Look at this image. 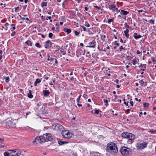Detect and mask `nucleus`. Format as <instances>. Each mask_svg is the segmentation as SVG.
Wrapping results in <instances>:
<instances>
[{"label": "nucleus", "mask_w": 156, "mask_h": 156, "mask_svg": "<svg viewBox=\"0 0 156 156\" xmlns=\"http://www.w3.org/2000/svg\"><path fill=\"white\" fill-rule=\"evenodd\" d=\"M52 139V137L50 134L46 133L42 136L37 137L34 141L35 142L41 143L50 141Z\"/></svg>", "instance_id": "nucleus-1"}, {"label": "nucleus", "mask_w": 156, "mask_h": 156, "mask_svg": "<svg viewBox=\"0 0 156 156\" xmlns=\"http://www.w3.org/2000/svg\"><path fill=\"white\" fill-rule=\"evenodd\" d=\"M106 150L107 152L112 153L118 151L116 145L113 142H110L107 144Z\"/></svg>", "instance_id": "nucleus-2"}, {"label": "nucleus", "mask_w": 156, "mask_h": 156, "mask_svg": "<svg viewBox=\"0 0 156 156\" xmlns=\"http://www.w3.org/2000/svg\"><path fill=\"white\" fill-rule=\"evenodd\" d=\"M121 136L123 138H127L129 139L128 142L129 143H132L133 141L135 138V136L133 134L127 132H124L122 133Z\"/></svg>", "instance_id": "nucleus-3"}, {"label": "nucleus", "mask_w": 156, "mask_h": 156, "mask_svg": "<svg viewBox=\"0 0 156 156\" xmlns=\"http://www.w3.org/2000/svg\"><path fill=\"white\" fill-rule=\"evenodd\" d=\"M120 152L121 154L125 156H127L129 155L130 152V149L129 148L125 147H121Z\"/></svg>", "instance_id": "nucleus-4"}, {"label": "nucleus", "mask_w": 156, "mask_h": 156, "mask_svg": "<svg viewBox=\"0 0 156 156\" xmlns=\"http://www.w3.org/2000/svg\"><path fill=\"white\" fill-rule=\"evenodd\" d=\"M62 134L65 138H70L72 137L73 133L68 130H64L62 131Z\"/></svg>", "instance_id": "nucleus-5"}, {"label": "nucleus", "mask_w": 156, "mask_h": 156, "mask_svg": "<svg viewBox=\"0 0 156 156\" xmlns=\"http://www.w3.org/2000/svg\"><path fill=\"white\" fill-rule=\"evenodd\" d=\"M96 45V41L95 40H93L91 42L88 43V45L86 47L95 48Z\"/></svg>", "instance_id": "nucleus-6"}, {"label": "nucleus", "mask_w": 156, "mask_h": 156, "mask_svg": "<svg viewBox=\"0 0 156 156\" xmlns=\"http://www.w3.org/2000/svg\"><path fill=\"white\" fill-rule=\"evenodd\" d=\"M6 126L11 127H15L16 124L11 120H8L6 122Z\"/></svg>", "instance_id": "nucleus-7"}, {"label": "nucleus", "mask_w": 156, "mask_h": 156, "mask_svg": "<svg viewBox=\"0 0 156 156\" xmlns=\"http://www.w3.org/2000/svg\"><path fill=\"white\" fill-rule=\"evenodd\" d=\"M51 45L52 42L50 40H48L45 43L44 47L45 48H47L51 47Z\"/></svg>", "instance_id": "nucleus-8"}, {"label": "nucleus", "mask_w": 156, "mask_h": 156, "mask_svg": "<svg viewBox=\"0 0 156 156\" xmlns=\"http://www.w3.org/2000/svg\"><path fill=\"white\" fill-rule=\"evenodd\" d=\"M147 145V144L146 143L144 142L141 144H137V146L138 147H139L140 149L144 148L146 147Z\"/></svg>", "instance_id": "nucleus-9"}, {"label": "nucleus", "mask_w": 156, "mask_h": 156, "mask_svg": "<svg viewBox=\"0 0 156 156\" xmlns=\"http://www.w3.org/2000/svg\"><path fill=\"white\" fill-rule=\"evenodd\" d=\"M133 37L136 40H137L139 38L142 37V36L137 33H134L133 34Z\"/></svg>", "instance_id": "nucleus-10"}, {"label": "nucleus", "mask_w": 156, "mask_h": 156, "mask_svg": "<svg viewBox=\"0 0 156 156\" xmlns=\"http://www.w3.org/2000/svg\"><path fill=\"white\" fill-rule=\"evenodd\" d=\"M13 150H10L4 153V156H8L10 154L12 153L13 152Z\"/></svg>", "instance_id": "nucleus-11"}, {"label": "nucleus", "mask_w": 156, "mask_h": 156, "mask_svg": "<svg viewBox=\"0 0 156 156\" xmlns=\"http://www.w3.org/2000/svg\"><path fill=\"white\" fill-rule=\"evenodd\" d=\"M139 61V59L137 58H135L133 59L131 61V62L133 65H135L136 64L138 63Z\"/></svg>", "instance_id": "nucleus-12"}, {"label": "nucleus", "mask_w": 156, "mask_h": 156, "mask_svg": "<svg viewBox=\"0 0 156 156\" xmlns=\"http://www.w3.org/2000/svg\"><path fill=\"white\" fill-rule=\"evenodd\" d=\"M43 93L45 97H47L50 94V92L48 90H43Z\"/></svg>", "instance_id": "nucleus-13"}, {"label": "nucleus", "mask_w": 156, "mask_h": 156, "mask_svg": "<svg viewBox=\"0 0 156 156\" xmlns=\"http://www.w3.org/2000/svg\"><path fill=\"white\" fill-rule=\"evenodd\" d=\"M146 64H141L139 66V67L140 68H141V70L142 71H144L145 69L146 68Z\"/></svg>", "instance_id": "nucleus-14"}, {"label": "nucleus", "mask_w": 156, "mask_h": 156, "mask_svg": "<svg viewBox=\"0 0 156 156\" xmlns=\"http://www.w3.org/2000/svg\"><path fill=\"white\" fill-rule=\"evenodd\" d=\"M55 129L56 130L60 129H62V126L59 124H56L55 125Z\"/></svg>", "instance_id": "nucleus-15"}, {"label": "nucleus", "mask_w": 156, "mask_h": 156, "mask_svg": "<svg viewBox=\"0 0 156 156\" xmlns=\"http://www.w3.org/2000/svg\"><path fill=\"white\" fill-rule=\"evenodd\" d=\"M129 13V12L125 11L124 10H121V15H123L126 16Z\"/></svg>", "instance_id": "nucleus-16"}, {"label": "nucleus", "mask_w": 156, "mask_h": 156, "mask_svg": "<svg viewBox=\"0 0 156 156\" xmlns=\"http://www.w3.org/2000/svg\"><path fill=\"white\" fill-rule=\"evenodd\" d=\"M129 32V30L127 29H126V30L124 31L125 35L126 37L127 38H128L129 37V34H128Z\"/></svg>", "instance_id": "nucleus-17"}, {"label": "nucleus", "mask_w": 156, "mask_h": 156, "mask_svg": "<svg viewBox=\"0 0 156 156\" xmlns=\"http://www.w3.org/2000/svg\"><path fill=\"white\" fill-rule=\"evenodd\" d=\"M28 97L30 98H33V96L32 94V91L31 90H29V92L27 94Z\"/></svg>", "instance_id": "nucleus-18"}, {"label": "nucleus", "mask_w": 156, "mask_h": 156, "mask_svg": "<svg viewBox=\"0 0 156 156\" xmlns=\"http://www.w3.org/2000/svg\"><path fill=\"white\" fill-rule=\"evenodd\" d=\"M41 80L39 78H37L36 79V81L34 83V85L36 86L37 85V83H39L41 82Z\"/></svg>", "instance_id": "nucleus-19"}, {"label": "nucleus", "mask_w": 156, "mask_h": 156, "mask_svg": "<svg viewBox=\"0 0 156 156\" xmlns=\"http://www.w3.org/2000/svg\"><path fill=\"white\" fill-rule=\"evenodd\" d=\"M108 8L110 10H113L114 8H115V6L113 4L109 5H108Z\"/></svg>", "instance_id": "nucleus-20"}, {"label": "nucleus", "mask_w": 156, "mask_h": 156, "mask_svg": "<svg viewBox=\"0 0 156 156\" xmlns=\"http://www.w3.org/2000/svg\"><path fill=\"white\" fill-rule=\"evenodd\" d=\"M64 31L65 32H66L67 34H69L71 32V30L70 29H68L66 28L64 29Z\"/></svg>", "instance_id": "nucleus-21"}, {"label": "nucleus", "mask_w": 156, "mask_h": 156, "mask_svg": "<svg viewBox=\"0 0 156 156\" xmlns=\"http://www.w3.org/2000/svg\"><path fill=\"white\" fill-rule=\"evenodd\" d=\"M68 142H66L64 141H61V140H58V144L60 145H62V144H64L65 143H67Z\"/></svg>", "instance_id": "nucleus-22"}, {"label": "nucleus", "mask_w": 156, "mask_h": 156, "mask_svg": "<svg viewBox=\"0 0 156 156\" xmlns=\"http://www.w3.org/2000/svg\"><path fill=\"white\" fill-rule=\"evenodd\" d=\"M90 6L87 5H85L84 8V11H88V9Z\"/></svg>", "instance_id": "nucleus-23"}, {"label": "nucleus", "mask_w": 156, "mask_h": 156, "mask_svg": "<svg viewBox=\"0 0 156 156\" xmlns=\"http://www.w3.org/2000/svg\"><path fill=\"white\" fill-rule=\"evenodd\" d=\"M25 43L27 44L28 45L30 46H31L32 45V43L31 42L29 41L28 40Z\"/></svg>", "instance_id": "nucleus-24"}, {"label": "nucleus", "mask_w": 156, "mask_h": 156, "mask_svg": "<svg viewBox=\"0 0 156 156\" xmlns=\"http://www.w3.org/2000/svg\"><path fill=\"white\" fill-rule=\"evenodd\" d=\"M143 105L144 107L146 108H148L149 105V103H146L145 102H144Z\"/></svg>", "instance_id": "nucleus-25"}, {"label": "nucleus", "mask_w": 156, "mask_h": 156, "mask_svg": "<svg viewBox=\"0 0 156 156\" xmlns=\"http://www.w3.org/2000/svg\"><path fill=\"white\" fill-rule=\"evenodd\" d=\"M149 132L152 134H156V130H154L153 129H151Z\"/></svg>", "instance_id": "nucleus-26"}, {"label": "nucleus", "mask_w": 156, "mask_h": 156, "mask_svg": "<svg viewBox=\"0 0 156 156\" xmlns=\"http://www.w3.org/2000/svg\"><path fill=\"white\" fill-rule=\"evenodd\" d=\"M41 6L42 7H43L44 6H46L47 5V2H42L41 4Z\"/></svg>", "instance_id": "nucleus-27"}, {"label": "nucleus", "mask_w": 156, "mask_h": 156, "mask_svg": "<svg viewBox=\"0 0 156 156\" xmlns=\"http://www.w3.org/2000/svg\"><path fill=\"white\" fill-rule=\"evenodd\" d=\"M104 102L105 103V105L107 106L108 104V101L107 100L105 99H103Z\"/></svg>", "instance_id": "nucleus-28"}, {"label": "nucleus", "mask_w": 156, "mask_h": 156, "mask_svg": "<svg viewBox=\"0 0 156 156\" xmlns=\"http://www.w3.org/2000/svg\"><path fill=\"white\" fill-rule=\"evenodd\" d=\"M21 152L20 151H17V152L16 154L14 155H11V156H19L21 154Z\"/></svg>", "instance_id": "nucleus-29"}, {"label": "nucleus", "mask_w": 156, "mask_h": 156, "mask_svg": "<svg viewBox=\"0 0 156 156\" xmlns=\"http://www.w3.org/2000/svg\"><path fill=\"white\" fill-rule=\"evenodd\" d=\"M84 25L87 27H89L90 26V25L89 24L87 21H86L85 22Z\"/></svg>", "instance_id": "nucleus-30"}, {"label": "nucleus", "mask_w": 156, "mask_h": 156, "mask_svg": "<svg viewBox=\"0 0 156 156\" xmlns=\"http://www.w3.org/2000/svg\"><path fill=\"white\" fill-rule=\"evenodd\" d=\"M94 112H93V111H92L91 112L92 113H94L96 114H98L99 113V110H96L95 111H94Z\"/></svg>", "instance_id": "nucleus-31"}, {"label": "nucleus", "mask_w": 156, "mask_h": 156, "mask_svg": "<svg viewBox=\"0 0 156 156\" xmlns=\"http://www.w3.org/2000/svg\"><path fill=\"white\" fill-rule=\"evenodd\" d=\"M124 25L125 27L126 28H129L131 27H129L126 23H125Z\"/></svg>", "instance_id": "nucleus-32"}, {"label": "nucleus", "mask_w": 156, "mask_h": 156, "mask_svg": "<svg viewBox=\"0 0 156 156\" xmlns=\"http://www.w3.org/2000/svg\"><path fill=\"white\" fill-rule=\"evenodd\" d=\"M20 10V9H19V7H18L15 8V11L16 12H19Z\"/></svg>", "instance_id": "nucleus-33"}, {"label": "nucleus", "mask_w": 156, "mask_h": 156, "mask_svg": "<svg viewBox=\"0 0 156 156\" xmlns=\"http://www.w3.org/2000/svg\"><path fill=\"white\" fill-rule=\"evenodd\" d=\"M149 22L150 23H152L154 24L155 23V20H151L149 21Z\"/></svg>", "instance_id": "nucleus-34"}, {"label": "nucleus", "mask_w": 156, "mask_h": 156, "mask_svg": "<svg viewBox=\"0 0 156 156\" xmlns=\"http://www.w3.org/2000/svg\"><path fill=\"white\" fill-rule=\"evenodd\" d=\"M81 95H80L77 98V101H76V102L77 103H79L80 102V98H81Z\"/></svg>", "instance_id": "nucleus-35"}, {"label": "nucleus", "mask_w": 156, "mask_h": 156, "mask_svg": "<svg viewBox=\"0 0 156 156\" xmlns=\"http://www.w3.org/2000/svg\"><path fill=\"white\" fill-rule=\"evenodd\" d=\"M35 46L38 48H40L41 47V46L40 45L39 43H37L35 44Z\"/></svg>", "instance_id": "nucleus-36"}, {"label": "nucleus", "mask_w": 156, "mask_h": 156, "mask_svg": "<svg viewBox=\"0 0 156 156\" xmlns=\"http://www.w3.org/2000/svg\"><path fill=\"white\" fill-rule=\"evenodd\" d=\"M9 80V76H7L5 77V81L6 83H8Z\"/></svg>", "instance_id": "nucleus-37"}, {"label": "nucleus", "mask_w": 156, "mask_h": 156, "mask_svg": "<svg viewBox=\"0 0 156 156\" xmlns=\"http://www.w3.org/2000/svg\"><path fill=\"white\" fill-rule=\"evenodd\" d=\"M87 32H88V34L89 35H92L93 34V33L88 29H87Z\"/></svg>", "instance_id": "nucleus-38"}, {"label": "nucleus", "mask_w": 156, "mask_h": 156, "mask_svg": "<svg viewBox=\"0 0 156 156\" xmlns=\"http://www.w3.org/2000/svg\"><path fill=\"white\" fill-rule=\"evenodd\" d=\"M20 17H21V19L22 20H29V19L28 18H24V17H22L20 16Z\"/></svg>", "instance_id": "nucleus-39"}, {"label": "nucleus", "mask_w": 156, "mask_h": 156, "mask_svg": "<svg viewBox=\"0 0 156 156\" xmlns=\"http://www.w3.org/2000/svg\"><path fill=\"white\" fill-rule=\"evenodd\" d=\"M53 34L52 33H50L48 34V37L50 38H52V36Z\"/></svg>", "instance_id": "nucleus-40"}, {"label": "nucleus", "mask_w": 156, "mask_h": 156, "mask_svg": "<svg viewBox=\"0 0 156 156\" xmlns=\"http://www.w3.org/2000/svg\"><path fill=\"white\" fill-rule=\"evenodd\" d=\"M74 33L76 35V36H78L79 34H80V32H78L77 31H74Z\"/></svg>", "instance_id": "nucleus-41"}, {"label": "nucleus", "mask_w": 156, "mask_h": 156, "mask_svg": "<svg viewBox=\"0 0 156 156\" xmlns=\"http://www.w3.org/2000/svg\"><path fill=\"white\" fill-rule=\"evenodd\" d=\"M81 27H82L83 29V30L84 31H87V30L86 28L84 27H83L82 26H81Z\"/></svg>", "instance_id": "nucleus-42"}, {"label": "nucleus", "mask_w": 156, "mask_h": 156, "mask_svg": "<svg viewBox=\"0 0 156 156\" xmlns=\"http://www.w3.org/2000/svg\"><path fill=\"white\" fill-rule=\"evenodd\" d=\"M9 25V24L8 23H6L5 24V27H7ZM5 30H7V27H6V28H5Z\"/></svg>", "instance_id": "nucleus-43"}, {"label": "nucleus", "mask_w": 156, "mask_h": 156, "mask_svg": "<svg viewBox=\"0 0 156 156\" xmlns=\"http://www.w3.org/2000/svg\"><path fill=\"white\" fill-rule=\"evenodd\" d=\"M151 60L153 62H156V60L155 59V58L154 57H152L151 58Z\"/></svg>", "instance_id": "nucleus-44"}, {"label": "nucleus", "mask_w": 156, "mask_h": 156, "mask_svg": "<svg viewBox=\"0 0 156 156\" xmlns=\"http://www.w3.org/2000/svg\"><path fill=\"white\" fill-rule=\"evenodd\" d=\"M4 141V138H0V143H2Z\"/></svg>", "instance_id": "nucleus-45"}, {"label": "nucleus", "mask_w": 156, "mask_h": 156, "mask_svg": "<svg viewBox=\"0 0 156 156\" xmlns=\"http://www.w3.org/2000/svg\"><path fill=\"white\" fill-rule=\"evenodd\" d=\"M125 101V99H123V101H124V104H125L126 106H128V102H127V103Z\"/></svg>", "instance_id": "nucleus-46"}, {"label": "nucleus", "mask_w": 156, "mask_h": 156, "mask_svg": "<svg viewBox=\"0 0 156 156\" xmlns=\"http://www.w3.org/2000/svg\"><path fill=\"white\" fill-rule=\"evenodd\" d=\"M113 20L112 19H109L108 20V22L109 23H110L111 22H112Z\"/></svg>", "instance_id": "nucleus-47"}, {"label": "nucleus", "mask_w": 156, "mask_h": 156, "mask_svg": "<svg viewBox=\"0 0 156 156\" xmlns=\"http://www.w3.org/2000/svg\"><path fill=\"white\" fill-rule=\"evenodd\" d=\"M94 8H96L98 9H101V7L96 5H94Z\"/></svg>", "instance_id": "nucleus-48"}, {"label": "nucleus", "mask_w": 156, "mask_h": 156, "mask_svg": "<svg viewBox=\"0 0 156 156\" xmlns=\"http://www.w3.org/2000/svg\"><path fill=\"white\" fill-rule=\"evenodd\" d=\"M139 83L140 84H141L142 85H143L144 84V82L142 80H140L139 81Z\"/></svg>", "instance_id": "nucleus-49"}, {"label": "nucleus", "mask_w": 156, "mask_h": 156, "mask_svg": "<svg viewBox=\"0 0 156 156\" xmlns=\"http://www.w3.org/2000/svg\"><path fill=\"white\" fill-rule=\"evenodd\" d=\"M60 52L62 53L63 55H64L66 54V53L64 52L63 50H61L60 51Z\"/></svg>", "instance_id": "nucleus-50"}, {"label": "nucleus", "mask_w": 156, "mask_h": 156, "mask_svg": "<svg viewBox=\"0 0 156 156\" xmlns=\"http://www.w3.org/2000/svg\"><path fill=\"white\" fill-rule=\"evenodd\" d=\"M114 44H115V45H116L117 46H119V44L118 43H117V41H115Z\"/></svg>", "instance_id": "nucleus-51"}, {"label": "nucleus", "mask_w": 156, "mask_h": 156, "mask_svg": "<svg viewBox=\"0 0 156 156\" xmlns=\"http://www.w3.org/2000/svg\"><path fill=\"white\" fill-rule=\"evenodd\" d=\"M119 49H120V51H121L122 50V49H124V48H123V47H122V46H121L120 48H119Z\"/></svg>", "instance_id": "nucleus-52"}, {"label": "nucleus", "mask_w": 156, "mask_h": 156, "mask_svg": "<svg viewBox=\"0 0 156 156\" xmlns=\"http://www.w3.org/2000/svg\"><path fill=\"white\" fill-rule=\"evenodd\" d=\"M54 59V58H51L50 59L48 58V59H47V60L48 61H49L50 60V62H51V61H52Z\"/></svg>", "instance_id": "nucleus-53"}, {"label": "nucleus", "mask_w": 156, "mask_h": 156, "mask_svg": "<svg viewBox=\"0 0 156 156\" xmlns=\"http://www.w3.org/2000/svg\"><path fill=\"white\" fill-rule=\"evenodd\" d=\"M51 19V17L50 16H47V18L46 19V20H48V19L50 20Z\"/></svg>", "instance_id": "nucleus-54"}, {"label": "nucleus", "mask_w": 156, "mask_h": 156, "mask_svg": "<svg viewBox=\"0 0 156 156\" xmlns=\"http://www.w3.org/2000/svg\"><path fill=\"white\" fill-rule=\"evenodd\" d=\"M119 80L118 79H116L114 81V82L116 83H117L118 84L119 83Z\"/></svg>", "instance_id": "nucleus-55"}, {"label": "nucleus", "mask_w": 156, "mask_h": 156, "mask_svg": "<svg viewBox=\"0 0 156 156\" xmlns=\"http://www.w3.org/2000/svg\"><path fill=\"white\" fill-rule=\"evenodd\" d=\"M77 105H78L79 107H81V106H82V104H79V103H77Z\"/></svg>", "instance_id": "nucleus-56"}, {"label": "nucleus", "mask_w": 156, "mask_h": 156, "mask_svg": "<svg viewBox=\"0 0 156 156\" xmlns=\"http://www.w3.org/2000/svg\"><path fill=\"white\" fill-rule=\"evenodd\" d=\"M130 103L132 106H133V101H130Z\"/></svg>", "instance_id": "nucleus-57"}, {"label": "nucleus", "mask_w": 156, "mask_h": 156, "mask_svg": "<svg viewBox=\"0 0 156 156\" xmlns=\"http://www.w3.org/2000/svg\"><path fill=\"white\" fill-rule=\"evenodd\" d=\"M114 111H112V114H113L114 115H117V113L114 114Z\"/></svg>", "instance_id": "nucleus-58"}, {"label": "nucleus", "mask_w": 156, "mask_h": 156, "mask_svg": "<svg viewBox=\"0 0 156 156\" xmlns=\"http://www.w3.org/2000/svg\"><path fill=\"white\" fill-rule=\"evenodd\" d=\"M15 34V32H13L11 34V36H14Z\"/></svg>", "instance_id": "nucleus-59"}, {"label": "nucleus", "mask_w": 156, "mask_h": 156, "mask_svg": "<svg viewBox=\"0 0 156 156\" xmlns=\"http://www.w3.org/2000/svg\"><path fill=\"white\" fill-rule=\"evenodd\" d=\"M27 5H23V9H26L27 7Z\"/></svg>", "instance_id": "nucleus-60"}, {"label": "nucleus", "mask_w": 156, "mask_h": 156, "mask_svg": "<svg viewBox=\"0 0 156 156\" xmlns=\"http://www.w3.org/2000/svg\"><path fill=\"white\" fill-rule=\"evenodd\" d=\"M41 36L43 38H44L45 37V36L43 34H41Z\"/></svg>", "instance_id": "nucleus-61"}, {"label": "nucleus", "mask_w": 156, "mask_h": 156, "mask_svg": "<svg viewBox=\"0 0 156 156\" xmlns=\"http://www.w3.org/2000/svg\"><path fill=\"white\" fill-rule=\"evenodd\" d=\"M75 0L77 1L78 3H79L80 2L81 0Z\"/></svg>", "instance_id": "nucleus-62"}, {"label": "nucleus", "mask_w": 156, "mask_h": 156, "mask_svg": "<svg viewBox=\"0 0 156 156\" xmlns=\"http://www.w3.org/2000/svg\"><path fill=\"white\" fill-rule=\"evenodd\" d=\"M136 53L137 54H139L141 53V52H140L139 50H137L136 51Z\"/></svg>", "instance_id": "nucleus-63"}, {"label": "nucleus", "mask_w": 156, "mask_h": 156, "mask_svg": "<svg viewBox=\"0 0 156 156\" xmlns=\"http://www.w3.org/2000/svg\"><path fill=\"white\" fill-rule=\"evenodd\" d=\"M87 106L88 107H91V106L89 104H87Z\"/></svg>", "instance_id": "nucleus-64"}]
</instances>
